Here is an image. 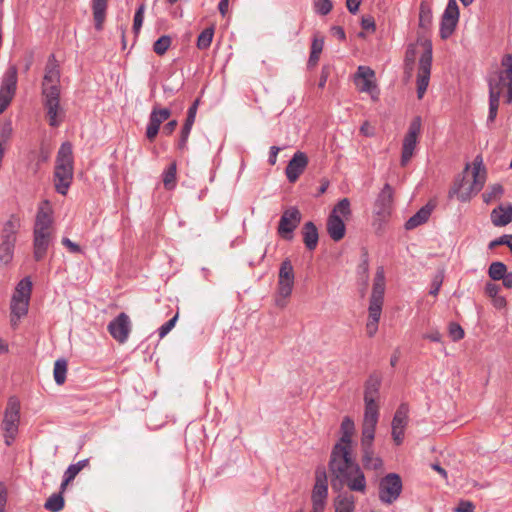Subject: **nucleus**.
Segmentation results:
<instances>
[{
	"instance_id": "1",
	"label": "nucleus",
	"mask_w": 512,
	"mask_h": 512,
	"mask_svg": "<svg viewBox=\"0 0 512 512\" xmlns=\"http://www.w3.org/2000/svg\"><path fill=\"white\" fill-rule=\"evenodd\" d=\"M329 470L332 475L331 485L333 489H340L344 484L351 491L365 493L366 479L360 466L352 458V449L342 445H334Z\"/></svg>"
},
{
	"instance_id": "2",
	"label": "nucleus",
	"mask_w": 512,
	"mask_h": 512,
	"mask_svg": "<svg viewBox=\"0 0 512 512\" xmlns=\"http://www.w3.org/2000/svg\"><path fill=\"white\" fill-rule=\"evenodd\" d=\"M385 293V273L383 267H378L375 273L372 293L370 296L368 307V322L366 330L369 337L376 334L378 330V323L382 313V306L384 303Z\"/></svg>"
},
{
	"instance_id": "3",
	"label": "nucleus",
	"mask_w": 512,
	"mask_h": 512,
	"mask_svg": "<svg viewBox=\"0 0 512 512\" xmlns=\"http://www.w3.org/2000/svg\"><path fill=\"white\" fill-rule=\"evenodd\" d=\"M73 180V157L72 145L64 142L56 158L54 171L55 190L62 195H66Z\"/></svg>"
},
{
	"instance_id": "4",
	"label": "nucleus",
	"mask_w": 512,
	"mask_h": 512,
	"mask_svg": "<svg viewBox=\"0 0 512 512\" xmlns=\"http://www.w3.org/2000/svg\"><path fill=\"white\" fill-rule=\"evenodd\" d=\"M21 220L16 214H11L0 226V264L8 265L14 257L15 245Z\"/></svg>"
},
{
	"instance_id": "5",
	"label": "nucleus",
	"mask_w": 512,
	"mask_h": 512,
	"mask_svg": "<svg viewBox=\"0 0 512 512\" xmlns=\"http://www.w3.org/2000/svg\"><path fill=\"white\" fill-rule=\"evenodd\" d=\"M32 291V282L29 277L23 278L16 286L11 299V325L16 328L19 320L28 312Z\"/></svg>"
},
{
	"instance_id": "6",
	"label": "nucleus",
	"mask_w": 512,
	"mask_h": 512,
	"mask_svg": "<svg viewBox=\"0 0 512 512\" xmlns=\"http://www.w3.org/2000/svg\"><path fill=\"white\" fill-rule=\"evenodd\" d=\"M350 216V201L348 198H343L334 206L327 220L326 228L332 240L338 242L344 238L346 232L344 219Z\"/></svg>"
},
{
	"instance_id": "7",
	"label": "nucleus",
	"mask_w": 512,
	"mask_h": 512,
	"mask_svg": "<svg viewBox=\"0 0 512 512\" xmlns=\"http://www.w3.org/2000/svg\"><path fill=\"white\" fill-rule=\"evenodd\" d=\"M295 283L294 268L289 259L282 261L277 281V294L275 304L280 308H284L287 299L291 296Z\"/></svg>"
},
{
	"instance_id": "8",
	"label": "nucleus",
	"mask_w": 512,
	"mask_h": 512,
	"mask_svg": "<svg viewBox=\"0 0 512 512\" xmlns=\"http://www.w3.org/2000/svg\"><path fill=\"white\" fill-rule=\"evenodd\" d=\"M20 421V401L17 397L11 396L8 399L7 406L2 420L3 436L5 444L10 446L18 433Z\"/></svg>"
},
{
	"instance_id": "9",
	"label": "nucleus",
	"mask_w": 512,
	"mask_h": 512,
	"mask_svg": "<svg viewBox=\"0 0 512 512\" xmlns=\"http://www.w3.org/2000/svg\"><path fill=\"white\" fill-rule=\"evenodd\" d=\"M423 53L420 56L417 73V97L422 99L430 81L431 66H432V43L429 40H424L421 43Z\"/></svg>"
},
{
	"instance_id": "10",
	"label": "nucleus",
	"mask_w": 512,
	"mask_h": 512,
	"mask_svg": "<svg viewBox=\"0 0 512 512\" xmlns=\"http://www.w3.org/2000/svg\"><path fill=\"white\" fill-rule=\"evenodd\" d=\"M42 95L49 125L58 127L64 116V111L60 107V88H46Z\"/></svg>"
},
{
	"instance_id": "11",
	"label": "nucleus",
	"mask_w": 512,
	"mask_h": 512,
	"mask_svg": "<svg viewBox=\"0 0 512 512\" xmlns=\"http://www.w3.org/2000/svg\"><path fill=\"white\" fill-rule=\"evenodd\" d=\"M17 68L10 66L5 71L0 85V114H2L12 102L17 89Z\"/></svg>"
},
{
	"instance_id": "12",
	"label": "nucleus",
	"mask_w": 512,
	"mask_h": 512,
	"mask_svg": "<svg viewBox=\"0 0 512 512\" xmlns=\"http://www.w3.org/2000/svg\"><path fill=\"white\" fill-rule=\"evenodd\" d=\"M422 121L421 117L417 116L411 121L408 131L403 139L402 153H401V166H406L411 160L414 150L416 148L418 137L421 132Z\"/></svg>"
},
{
	"instance_id": "13",
	"label": "nucleus",
	"mask_w": 512,
	"mask_h": 512,
	"mask_svg": "<svg viewBox=\"0 0 512 512\" xmlns=\"http://www.w3.org/2000/svg\"><path fill=\"white\" fill-rule=\"evenodd\" d=\"M402 491V480L396 473H389L379 483V499L385 504H392Z\"/></svg>"
},
{
	"instance_id": "14",
	"label": "nucleus",
	"mask_w": 512,
	"mask_h": 512,
	"mask_svg": "<svg viewBox=\"0 0 512 512\" xmlns=\"http://www.w3.org/2000/svg\"><path fill=\"white\" fill-rule=\"evenodd\" d=\"M375 436L361 435V461L367 470H380L383 467L382 459L374 453Z\"/></svg>"
},
{
	"instance_id": "15",
	"label": "nucleus",
	"mask_w": 512,
	"mask_h": 512,
	"mask_svg": "<svg viewBox=\"0 0 512 512\" xmlns=\"http://www.w3.org/2000/svg\"><path fill=\"white\" fill-rule=\"evenodd\" d=\"M359 91L369 93L372 99L377 100L379 91L375 82V72L368 66H359L354 77Z\"/></svg>"
},
{
	"instance_id": "16",
	"label": "nucleus",
	"mask_w": 512,
	"mask_h": 512,
	"mask_svg": "<svg viewBox=\"0 0 512 512\" xmlns=\"http://www.w3.org/2000/svg\"><path fill=\"white\" fill-rule=\"evenodd\" d=\"M458 20L459 8L457 2L456 0H449L440 23V36L442 39H447L453 34Z\"/></svg>"
},
{
	"instance_id": "17",
	"label": "nucleus",
	"mask_w": 512,
	"mask_h": 512,
	"mask_svg": "<svg viewBox=\"0 0 512 512\" xmlns=\"http://www.w3.org/2000/svg\"><path fill=\"white\" fill-rule=\"evenodd\" d=\"M301 221V214L295 207L285 210L280 218L278 225V234L286 239L293 238V231L297 228Z\"/></svg>"
},
{
	"instance_id": "18",
	"label": "nucleus",
	"mask_w": 512,
	"mask_h": 512,
	"mask_svg": "<svg viewBox=\"0 0 512 512\" xmlns=\"http://www.w3.org/2000/svg\"><path fill=\"white\" fill-rule=\"evenodd\" d=\"M110 335L120 344L127 341L131 332V321L129 316L122 312L108 324Z\"/></svg>"
},
{
	"instance_id": "19",
	"label": "nucleus",
	"mask_w": 512,
	"mask_h": 512,
	"mask_svg": "<svg viewBox=\"0 0 512 512\" xmlns=\"http://www.w3.org/2000/svg\"><path fill=\"white\" fill-rule=\"evenodd\" d=\"M409 406L401 403L392 420V438L396 445H400L404 439V430L408 424Z\"/></svg>"
},
{
	"instance_id": "20",
	"label": "nucleus",
	"mask_w": 512,
	"mask_h": 512,
	"mask_svg": "<svg viewBox=\"0 0 512 512\" xmlns=\"http://www.w3.org/2000/svg\"><path fill=\"white\" fill-rule=\"evenodd\" d=\"M309 163L308 156L302 151L294 153L285 169V174L290 183H295L305 171Z\"/></svg>"
},
{
	"instance_id": "21",
	"label": "nucleus",
	"mask_w": 512,
	"mask_h": 512,
	"mask_svg": "<svg viewBox=\"0 0 512 512\" xmlns=\"http://www.w3.org/2000/svg\"><path fill=\"white\" fill-rule=\"evenodd\" d=\"M364 403L365 409L361 435L375 436L376 425L379 419L378 401H364Z\"/></svg>"
},
{
	"instance_id": "22",
	"label": "nucleus",
	"mask_w": 512,
	"mask_h": 512,
	"mask_svg": "<svg viewBox=\"0 0 512 512\" xmlns=\"http://www.w3.org/2000/svg\"><path fill=\"white\" fill-rule=\"evenodd\" d=\"M328 496V482L325 468L319 467L315 471V485L312 490V502L326 503Z\"/></svg>"
},
{
	"instance_id": "23",
	"label": "nucleus",
	"mask_w": 512,
	"mask_h": 512,
	"mask_svg": "<svg viewBox=\"0 0 512 512\" xmlns=\"http://www.w3.org/2000/svg\"><path fill=\"white\" fill-rule=\"evenodd\" d=\"M473 182L467 189V191H461L459 193V199L461 201H467L470 199L471 195L477 194L484 186L486 181V172L485 169L481 167L480 164L474 163L473 167Z\"/></svg>"
},
{
	"instance_id": "24",
	"label": "nucleus",
	"mask_w": 512,
	"mask_h": 512,
	"mask_svg": "<svg viewBox=\"0 0 512 512\" xmlns=\"http://www.w3.org/2000/svg\"><path fill=\"white\" fill-rule=\"evenodd\" d=\"M60 70L54 55H51L45 67L42 91L46 88H60Z\"/></svg>"
},
{
	"instance_id": "25",
	"label": "nucleus",
	"mask_w": 512,
	"mask_h": 512,
	"mask_svg": "<svg viewBox=\"0 0 512 512\" xmlns=\"http://www.w3.org/2000/svg\"><path fill=\"white\" fill-rule=\"evenodd\" d=\"M382 377L379 373H371L364 386V401H378L380 397V387Z\"/></svg>"
},
{
	"instance_id": "26",
	"label": "nucleus",
	"mask_w": 512,
	"mask_h": 512,
	"mask_svg": "<svg viewBox=\"0 0 512 512\" xmlns=\"http://www.w3.org/2000/svg\"><path fill=\"white\" fill-rule=\"evenodd\" d=\"M393 202V189L389 184H385L379 193L375 206L376 213L380 216H385L390 213Z\"/></svg>"
},
{
	"instance_id": "27",
	"label": "nucleus",
	"mask_w": 512,
	"mask_h": 512,
	"mask_svg": "<svg viewBox=\"0 0 512 512\" xmlns=\"http://www.w3.org/2000/svg\"><path fill=\"white\" fill-rule=\"evenodd\" d=\"M341 438L335 445H342L345 448L352 449V436L355 432L354 421L350 417H344L341 423Z\"/></svg>"
},
{
	"instance_id": "28",
	"label": "nucleus",
	"mask_w": 512,
	"mask_h": 512,
	"mask_svg": "<svg viewBox=\"0 0 512 512\" xmlns=\"http://www.w3.org/2000/svg\"><path fill=\"white\" fill-rule=\"evenodd\" d=\"M303 242L310 251L314 250L318 245L319 235L315 224L311 221L306 222L302 228Z\"/></svg>"
},
{
	"instance_id": "29",
	"label": "nucleus",
	"mask_w": 512,
	"mask_h": 512,
	"mask_svg": "<svg viewBox=\"0 0 512 512\" xmlns=\"http://www.w3.org/2000/svg\"><path fill=\"white\" fill-rule=\"evenodd\" d=\"M433 210V205L428 203L427 205L423 206L418 212H416L412 217H410L406 223L405 228L407 230H412L421 224L428 221L431 212Z\"/></svg>"
},
{
	"instance_id": "30",
	"label": "nucleus",
	"mask_w": 512,
	"mask_h": 512,
	"mask_svg": "<svg viewBox=\"0 0 512 512\" xmlns=\"http://www.w3.org/2000/svg\"><path fill=\"white\" fill-rule=\"evenodd\" d=\"M491 221L496 227H502L509 224L512 221V206H509L506 209L500 205L493 209L491 212Z\"/></svg>"
},
{
	"instance_id": "31",
	"label": "nucleus",
	"mask_w": 512,
	"mask_h": 512,
	"mask_svg": "<svg viewBox=\"0 0 512 512\" xmlns=\"http://www.w3.org/2000/svg\"><path fill=\"white\" fill-rule=\"evenodd\" d=\"M95 29L100 31L106 19L107 0H92Z\"/></svg>"
},
{
	"instance_id": "32",
	"label": "nucleus",
	"mask_w": 512,
	"mask_h": 512,
	"mask_svg": "<svg viewBox=\"0 0 512 512\" xmlns=\"http://www.w3.org/2000/svg\"><path fill=\"white\" fill-rule=\"evenodd\" d=\"M488 85L489 98L494 99L496 97V99L500 100L504 88L507 87V82H505L503 73H497L495 76L489 77Z\"/></svg>"
},
{
	"instance_id": "33",
	"label": "nucleus",
	"mask_w": 512,
	"mask_h": 512,
	"mask_svg": "<svg viewBox=\"0 0 512 512\" xmlns=\"http://www.w3.org/2000/svg\"><path fill=\"white\" fill-rule=\"evenodd\" d=\"M335 512H352L355 508V498L348 493L339 494L334 500Z\"/></svg>"
},
{
	"instance_id": "34",
	"label": "nucleus",
	"mask_w": 512,
	"mask_h": 512,
	"mask_svg": "<svg viewBox=\"0 0 512 512\" xmlns=\"http://www.w3.org/2000/svg\"><path fill=\"white\" fill-rule=\"evenodd\" d=\"M50 237H34L33 239V248H34V258L36 261H40L44 258L47 253V249L49 247Z\"/></svg>"
},
{
	"instance_id": "35",
	"label": "nucleus",
	"mask_w": 512,
	"mask_h": 512,
	"mask_svg": "<svg viewBox=\"0 0 512 512\" xmlns=\"http://www.w3.org/2000/svg\"><path fill=\"white\" fill-rule=\"evenodd\" d=\"M357 274L359 280L363 283L365 290L369 280V258L367 252L362 255L361 261L357 267Z\"/></svg>"
},
{
	"instance_id": "36",
	"label": "nucleus",
	"mask_w": 512,
	"mask_h": 512,
	"mask_svg": "<svg viewBox=\"0 0 512 512\" xmlns=\"http://www.w3.org/2000/svg\"><path fill=\"white\" fill-rule=\"evenodd\" d=\"M64 504L61 493H54L46 500L44 508L50 512H59L64 508Z\"/></svg>"
},
{
	"instance_id": "37",
	"label": "nucleus",
	"mask_w": 512,
	"mask_h": 512,
	"mask_svg": "<svg viewBox=\"0 0 512 512\" xmlns=\"http://www.w3.org/2000/svg\"><path fill=\"white\" fill-rule=\"evenodd\" d=\"M507 273V266L500 261L492 262L488 268V275L493 281L501 280Z\"/></svg>"
},
{
	"instance_id": "38",
	"label": "nucleus",
	"mask_w": 512,
	"mask_h": 512,
	"mask_svg": "<svg viewBox=\"0 0 512 512\" xmlns=\"http://www.w3.org/2000/svg\"><path fill=\"white\" fill-rule=\"evenodd\" d=\"M46 208L40 207L35 220L36 226H42V227H51L52 225V216H51V210L48 206V202H45Z\"/></svg>"
},
{
	"instance_id": "39",
	"label": "nucleus",
	"mask_w": 512,
	"mask_h": 512,
	"mask_svg": "<svg viewBox=\"0 0 512 512\" xmlns=\"http://www.w3.org/2000/svg\"><path fill=\"white\" fill-rule=\"evenodd\" d=\"M432 19L433 15L430 6L422 2L419 9V26L424 29L429 28L432 24Z\"/></svg>"
},
{
	"instance_id": "40",
	"label": "nucleus",
	"mask_w": 512,
	"mask_h": 512,
	"mask_svg": "<svg viewBox=\"0 0 512 512\" xmlns=\"http://www.w3.org/2000/svg\"><path fill=\"white\" fill-rule=\"evenodd\" d=\"M504 193V188L501 184H493L491 185L482 195L483 201L487 204L498 200L502 197Z\"/></svg>"
},
{
	"instance_id": "41",
	"label": "nucleus",
	"mask_w": 512,
	"mask_h": 512,
	"mask_svg": "<svg viewBox=\"0 0 512 512\" xmlns=\"http://www.w3.org/2000/svg\"><path fill=\"white\" fill-rule=\"evenodd\" d=\"M214 27L210 26L205 28L197 38V48L200 50H205L210 47L213 36H214Z\"/></svg>"
},
{
	"instance_id": "42",
	"label": "nucleus",
	"mask_w": 512,
	"mask_h": 512,
	"mask_svg": "<svg viewBox=\"0 0 512 512\" xmlns=\"http://www.w3.org/2000/svg\"><path fill=\"white\" fill-rule=\"evenodd\" d=\"M67 373V361L65 359H58L54 364V379L58 385L64 384Z\"/></svg>"
},
{
	"instance_id": "43",
	"label": "nucleus",
	"mask_w": 512,
	"mask_h": 512,
	"mask_svg": "<svg viewBox=\"0 0 512 512\" xmlns=\"http://www.w3.org/2000/svg\"><path fill=\"white\" fill-rule=\"evenodd\" d=\"M503 70L498 73H503L507 87H512V54H505L501 60Z\"/></svg>"
},
{
	"instance_id": "44",
	"label": "nucleus",
	"mask_w": 512,
	"mask_h": 512,
	"mask_svg": "<svg viewBox=\"0 0 512 512\" xmlns=\"http://www.w3.org/2000/svg\"><path fill=\"white\" fill-rule=\"evenodd\" d=\"M171 43H172L171 37L168 35H163L154 42L153 51L157 55L162 56L167 52V50L171 46Z\"/></svg>"
},
{
	"instance_id": "45",
	"label": "nucleus",
	"mask_w": 512,
	"mask_h": 512,
	"mask_svg": "<svg viewBox=\"0 0 512 512\" xmlns=\"http://www.w3.org/2000/svg\"><path fill=\"white\" fill-rule=\"evenodd\" d=\"M176 182V163H172L163 174V184L166 189L174 188Z\"/></svg>"
},
{
	"instance_id": "46",
	"label": "nucleus",
	"mask_w": 512,
	"mask_h": 512,
	"mask_svg": "<svg viewBox=\"0 0 512 512\" xmlns=\"http://www.w3.org/2000/svg\"><path fill=\"white\" fill-rule=\"evenodd\" d=\"M145 9H146L145 3H141L139 5V7L137 8L135 15H134L132 29L136 36L140 33V30L142 28L143 21H144Z\"/></svg>"
},
{
	"instance_id": "47",
	"label": "nucleus",
	"mask_w": 512,
	"mask_h": 512,
	"mask_svg": "<svg viewBox=\"0 0 512 512\" xmlns=\"http://www.w3.org/2000/svg\"><path fill=\"white\" fill-rule=\"evenodd\" d=\"M313 6L315 12L322 16L329 14L333 8L331 0H313Z\"/></svg>"
},
{
	"instance_id": "48",
	"label": "nucleus",
	"mask_w": 512,
	"mask_h": 512,
	"mask_svg": "<svg viewBox=\"0 0 512 512\" xmlns=\"http://www.w3.org/2000/svg\"><path fill=\"white\" fill-rule=\"evenodd\" d=\"M171 116V111L168 108H156L151 111L150 117L156 120L160 125Z\"/></svg>"
},
{
	"instance_id": "49",
	"label": "nucleus",
	"mask_w": 512,
	"mask_h": 512,
	"mask_svg": "<svg viewBox=\"0 0 512 512\" xmlns=\"http://www.w3.org/2000/svg\"><path fill=\"white\" fill-rule=\"evenodd\" d=\"M449 336L453 341H459L464 338L463 328L456 322H451L448 327Z\"/></svg>"
},
{
	"instance_id": "50",
	"label": "nucleus",
	"mask_w": 512,
	"mask_h": 512,
	"mask_svg": "<svg viewBox=\"0 0 512 512\" xmlns=\"http://www.w3.org/2000/svg\"><path fill=\"white\" fill-rule=\"evenodd\" d=\"M160 126L161 125L158 122H156V120H154L151 117L149 118V123L146 128V137L150 141H153L155 139V137L157 136V134L159 132Z\"/></svg>"
},
{
	"instance_id": "51",
	"label": "nucleus",
	"mask_w": 512,
	"mask_h": 512,
	"mask_svg": "<svg viewBox=\"0 0 512 512\" xmlns=\"http://www.w3.org/2000/svg\"><path fill=\"white\" fill-rule=\"evenodd\" d=\"M178 319V314H176L173 318L164 323L159 329L158 334L160 338H164L175 326Z\"/></svg>"
},
{
	"instance_id": "52",
	"label": "nucleus",
	"mask_w": 512,
	"mask_h": 512,
	"mask_svg": "<svg viewBox=\"0 0 512 512\" xmlns=\"http://www.w3.org/2000/svg\"><path fill=\"white\" fill-rule=\"evenodd\" d=\"M499 102L500 100L496 99V97H494V99L489 98V114L487 118L488 124L494 122L497 116Z\"/></svg>"
},
{
	"instance_id": "53",
	"label": "nucleus",
	"mask_w": 512,
	"mask_h": 512,
	"mask_svg": "<svg viewBox=\"0 0 512 512\" xmlns=\"http://www.w3.org/2000/svg\"><path fill=\"white\" fill-rule=\"evenodd\" d=\"M11 133H12L11 123H9V122L5 123L0 128V143L4 145L6 143V141L9 139Z\"/></svg>"
},
{
	"instance_id": "54",
	"label": "nucleus",
	"mask_w": 512,
	"mask_h": 512,
	"mask_svg": "<svg viewBox=\"0 0 512 512\" xmlns=\"http://www.w3.org/2000/svg\"><path fill=\"white\" fill-rule=\"evenodd\" d=\"M361 26H362V28L364 30L374 32L375 28H376L374 18L372 16H364V17H362Z\"/></svg>"
},
{
	"instance_id": "55",
	"label": "nucleus",
	"mask_w": 512,
	"mask_h": 512,
	"mask_svg": "<svg viewBox=\"0 0 512 512\" xmlns=\"http://www.w3.org/2000/svg\"><path fill=\"white\" fill-rule=\"evenodd\" d=\"M62 244L71 252V253H81L82 252V249L81 247L77 244V243H74L72 242L69 238L67 237H64L62 239Z\"/></svg>"
},
{
	"instance_id": "56",
	"label": "nucleus",
	"mask_w": 512,
	"mask_h": 512,
	"mask_svg": "<svg viewBox=\"0 0 512 512\" xmlns=\"http://www.w3.org/2000/svg\"><path fill=\"white\" fill-rule=\"evenodd\" d=\"M500 291V286L493 283V282H487L486 285H485V294L488 296V297H493V296H496L498 295Z\"/></svg>"
},
{
	"instance_id": "57",
	"label": "nucleus",
	"mask_w": 512,
	"mask_h": 512,
	"mask_svg": "<svg viewBox=\"0 0 512 512\" xmlns=\"http://www.w3.org/2000/svg\"><path fill=\"white\" fill-rule=\"evenodd\" d=\"M199 100L196 99L187 111L186 121L195 122Z\"/></svg>"
},
{
	"instance_id": "58",
	"label": "nucleus",
	"mask_w": 512,
	"mask_h": 512,
	"mask_svg": "<svg viewBox=\"0 0 512 512\" xmlns=\"http://www.w3.org/2000/svg\"><path fill=\"white\" fill-rule=\"evenodd\" d=\"M455 512H474V505L469 501H461L455 508Z\"/></svg>"
},
{
	"instance_id": "59",
	"label": "nucleus",
	"mask_w": 512,
	"mask_h": 512,
	"mask_svg": "<svg viewBox=\"0 0 512 512\" xmlns=\"http://www.w3.org/2000/svg\"><path fill=\"white\" fill-rule=\"evenodd\" d=\"M33 236L34 237H40V236L50 237L51 236L50 227H42V226L34 225Z\"/></svg>"
},
{
	"instance_id": "60",
	"label": "nucleus",
	"mask_w": 512,
	"mask_h": 512,
	"mask_svg": "<svg viewBox=\"0 0 512 512\" xmlns=\"http://www.w3.org/2000/svg\"><path fill=\"white\" fill-rule=\"evenodd\" d=\"M323 46H324L323 39L314 38L312 41V45H311V51L314 52L315 54H321V52L323 50Z\"/></svg>"
},
{
	"instance_id": "61",
	"label": "nucleus",
	"mask_w": 512,
	"mask_h": 512,
	"mask_svg": "<svg viewBox=\"0 0 512 512\" xmlns=\"http://www.w3.org/2000/svg\"><path fill=\"white\" fill-rule=\"evenodd\" d=\"M177 125H178L177 120L169 121L163 127V130H162L163 134H165L167 136L171 135L175 131Z\"/></svg>"
},
{
	"instance_id": "62",
	"label": "nucleus",
	"mask_w": 512,
	"mask_h": 512,
	"mask_svg": "<svg viewBox=\"0 0 512 512\" xmlns=\"http://www.w3.org/2000/svg\"><path fill=\"white\" fill-rule=\"evenodd\" d=\"M423 337L432 342H441V340H442V335L438 330H433L429 333H426L423 335Z\"/></svg>"
},
{
	"instance_id": "63",
	"label": "nucleus",
	"mask_w": 512,
	"mask_h": 512,
	"mask_svg": "<svg viewBox=\"0 0 512 512\" xmlns=\"http://www.w3.org/2000/svg\"><path fill=\"white\" fill-rule=\"evenodd\" d=\"M78 473L79 472L77 471V468L71 464L68 466V468L64 472V477L72 482L75 479V477L78 475Z\"/></svg>"
},
{
	"instance_id": "64",
	"label": "nucleus",
	"mask_w": 512,
	"mask_h": 512,
	"mask_svg": "<svg viewBox=\"0 0 512 512\" xmlns=\"http://www.w3.org/2000/svg\"><path fill=\"white\" fill-rule=\"evenodd\" d=\"M361 0H346V6L350 13L355 14L359 10Z\"/></svg>"
}]
</instances>
